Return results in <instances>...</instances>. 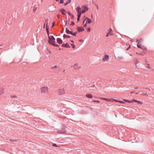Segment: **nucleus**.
I'll use <instances>...</instances> for the list:
<instances>
[{
    "label": "nucleus",
    "instance_id": "nucleus-20",
    "mask_svg": "<svg viewBox=\"0 0 154 154\" xmlns=\"http://www.w3.org/2000/svg\"><path fill=\"white\" fill-rule=\"evenodd\" d=\"M142 41V39H140L137 40L136 41V42L138 44H140Z\"/></svg>",
    "mask_w": 154,
    "mask_h": 154
},
{
    "label": "nucleus",
    "instance_id": "nucleus-4",
    "mask_svg": "<svg viewBox=\"0 0 154 154\" xmlns=\"http://www.w3.org/2000/svg\"><path fill=\"white\" fill-rule=\"evenodd\" d=\"M109 59V56L107 55H105L104 57L103 58V61H107Z\"/></svg>",
    "mask_w": 154,
    "mask_h": 154
},
{
    "label": "nucleus",
    "instance_id": "nucleus-9",
    "mask_svg": "<svg viewBox=\"0 0 154 154\" xmlns=\"http://www.w3.org/2000/svg\"><path fill=\"white\" fill-rule=\"evenodd\" d=\"M66 32L67 34L72 35V32L69 31L67 28L66 29Z\"/></svg>",
    "mask_w": 154,
    "mask_h": 154
},
{
    "label": "nucleus",
    "instance_id": "nucleus-62",
    "mask_svg": "<svg viewBox=\"0 0 154 154\" xmlns=\"http://www.w3.org/2000/svg\"><path fill=\"white\" fill-rule=\"evenodd\" d=\"M67 24V23H65V26H66Z\"/></svg>",
    "mask_w": 154,
    "mask_h": 154
},
{
    "label": "nucleus",
    "instance_id": "nucleus-57",
    "mask_svg": "<svg viewBox=\"0 0 154 154\" xmlns=\"http://www.w3.org/2000/svg\"><path fill=\"white\" fill-rule=\"evenodd\" d=\"M96 102H97V103H100V102L98 100H96Z\"/></svg>",
    "mask_w": 154,
    "mask_h": 154
},
{
    "label": "nucleus",
    "instance_id": "nucleus-7",
    "mask_svg": "<svg viewBox=\"0 0 154 154\" xmlns=\"http://www.w3.org/2000/svg\"><path fill=\"white\" fill-rule=\"evenodd\" d=\"M60 11L61 12L62 14L63 15H65L67 11L64 9H62L60 10Z\"/></svg>",
    "mask_w": 154,
    "mask_h": 154
},
{
    "label": "nucleus",
    "instance_id": "nucleus-58",
    "mask_svg": "<svg viewBox=\"0 0 154 154\" xmlns=\"http://www.w3.org/2000/svg\"><path fill=\"white\" fill-rule=\"evenodd\" d=\"M93 102H96V100H94L92 101Z\"/></svg>",
    "mask_w": 154,
    "mask_h": 154
},
{
    "label": "nucleus",
    "instance_id": "nucleus-27",
    "mask_svg": "<svg viewBox=\"0 0 154 154\" xmlns=\"http://www.w3.org/2000/svg\"><path fill=\"white\" fill-rule=\"evenodd\" d=\"M124 101H125L126 102H127V103H131L132 102V101H131L128 100H123Z\"/></svg>",
    "mask_w": 154,
    "mask_h": 154
},
{
    "label": "nucleus",
    "instance_id": "nucleus-41",
    "mask_svg": "<svg viewBox=\"0 0 154 154\" xmlns=\"http://www.w3.org/2000/svg\"><path fill=\"white\" fill-rule=\"evenodd\" d=\"M90 30H91V29H90V28H89L88 29H87V31L88 32H90Z\"/></svg>",
    "mask_w": 154,
    "mask_h": 154
},
{
    "label": "nucleus",
    "instance_id": "nucleus-5",
    "mask_svg": "<svg viewBox=\"0 0 154 154\" xmlns=\"http://www.w3.org/2000/svg\"><path fill=\"white\" fill-rule=\"evenodd\" d=\"M64 93L65 91L63 89H60L59 90V93L60 95H62Z\"/></svg>",
    "mask_w": 154,
    "mask_h": 154
},
{
    "label": "nucleus",
    "instance_id": "nucleus-10",
    "mask_svg": "<svg viewBox=\"0 0 154 154\" xmlns=\"http://www.w3.org/2000/svg\"><path fill=\"white\" fill-rule=\"evenodd\" d=\"M57 42L59 44H61L62 43L63 41L60 38H57Z\"/></svg>",
    "mask_w": 154,
    "mask_h": 154
},
{
    "label": "nucleus",
    "instance_id": "nucleus-56",
    "mask_svg": "<svg viewBox=\"0 0 154 154\" xmlns=\"http://www.w3.org/2000/svg\"><path fill=\"white\" fill-rule=\"evenodd\" d=\"M87 8V7H85V10H86V8Z\"/></svg>",
    "mask_w": 154,
    "mask_h": 154
},
{
    "label": "nucleus",
    "instance_id": "nucleus-26",
    "mask_svg": "<svg viewBox=\"0 0 154 154\" xmlns=\"http://www.w3.org/2000/svg\"><path fill=\"white\" fill-rule=\"evenodd\" d=\"M10 97L11 98H17V96L16 95H11Z\"/></svg>",
    "mask_w": 154,
    "mask_h": 154
},
{
    "label": "nucleus",
    "instance_id": "nucleus-25",
    "mask_svg": "<svg viewBox=\"0 0 154 154\" xmlns=\"http://www.w3.org/2000/svg\"><path fill=\"white\" fill-rule=\"evenodd\" d=\"M77 33V31L74 32V33L72 32V35L74 36H76Z\"/></svg>",
    "mask_w": 154,
    "mask_h": 154
},
{
    "label": "nucleus",
    "instance_id": "nucleus-3",
    "mask_svg": "<svg viewBox=\"0 0 154 154\" xmlns=\"http://www.w3.org/2000/svg\"><path fill=\"white\" fill-rule=\"evenodd\" d=\"M48 42L49 44L52 45V44H54L55 42V40L54 41H52L51 39L50 38V36H49L48 40Z\"/></svg>",
    "mask_w": 154,
    "mask_h": 154
},
{
    "label": "nucleus",
    "instance_id": "nucleus-24",
    "mask_svg": "<svg viewBox=\"0 0 154 154\" xmlns=\"http://www.w3.org/2000/svg\"><path fill=\"white\" fill-rule=\"evenodd\" d=\"M3 90L2 88H0V95L3 93Z\"/></svg>",
    "mask_w": 154,
    "mask_h": 154
},
{
    "label": "nucleus",
    "instance_id": "nucleus-53",
    "mask_svg": "<svg viewBox=\"0 0 154 154\" xmlns=\"http://www.w3.org/2000/svg\"><path fill=\"white\" fill-rule=\"evenodd\" d=\"M11 140V141H16V140Z\"/></svg>",
    "mask_w": 154,
    "mask_h": 154
},
{
    "label": "nucleus",
    "instance_id": "nucleus-50",
    "mask_svg": "<svg viewBox=\"0 0 154 154\" xmlns=\"http://www.w3.org/2000/svg\"><path fill=\"white\" fill-rule=\"evenodd\" d=\"M63 31H64V29H63V30L62 31V32H61V33H63Z\"/></svg>",
    "mask_w": 154,
    "mask_h": 154
},
{
    "label": "nucleus",
    "instance_id": "nucleus-43",
    "mask_svg": "<svg viewBox=\"0 0 154 154\" xmlns=\"http://www.w3.org/2000/svg\"><path fill=\"white\" fill-rule=\"evenodd\" d=\"M118 102H119L120 103H124V102H123V101H119Z\"/></svg>",
    "mask_w": 154,
    "mask_h": 154
},
{
    "label": "nucleus",
    "instance_id": "nucleus-28",
    "mask_svg": "<svg viewBox=\"0 0 154 154\" xmlns=\"http://www.w3.org/2000/svg\"><path fill=\"white\" fill-rule=\"evenodd\" d=\"M52 45L55 47H57L58 48L59 47V45H58L55 44V43H54V44H52Z\"/></svg>",
    "mask_w": 154,
    "mask_h": 154
},
{
    "label": "nucleus",
    "instance_id": "nucleus-22",
    "mask_svg": "<svg viewBox=\"0 0 154 154\" xmlns=\"http://www.w3.org/2000/svg\"><path fill=\"white\" fill-rule=\"evenodd\" d=\"M88 8H86V10L83 9L82 11V13H85L86 11H88Z\"/></svg>",
    "mask_w": 154,
    "mask_h": 154
},
{
    "label": "nucleus",
    "instance_id": "nucleus-55",
    "mask_svg": "<svg viewBox=\"0 0 154 154\" xmlns=\"http://www.w3.org/2000/svg\"><path fill=\"white\" fill-rule=\"evenodd\" d=\"M54 22L53 23V25H52V27L54 26Z\"/></svg>",
    "mask_w": 154,
    "mask_h": 154
},
{
    "label": "nucleus",
    "instance_id": "nucleus-63",
    "mask_svg": "<svg viewBox=\"0 0 154 154\" xmlns=\"http://www.w3.org/2000/svg\"><path fill=\"white\" fill-rule=\"evenodd\" d=\"M57 18H59V15H57Z\"/></svg>",
    "mask_w": 154,
    "mask_h": 154
},
{
    "label": "nucleus",
    "instance_id": "nucleus-40",
    "mask_svg": "<svg viewBox=\"0 0 154 154\" xmlns=\"http://www.w3.org/2000/svg\"><path fill=\"white\" fill-rule=\"evenodd\" d=\"M86 18L83 21V23L84 24L85 22H86Z\"/></svg>",
    "mask_w": 154,
    "mask_h": 154
},
{
    "label": "nucleus",
    "instance_id": "nucleus-29",
    "mask_svg": "<svg viewBox=\"0 0 154 154\" xmlns=\"http://www.w3.org/2000/svg\"><path fill=\"white\" fill-rule=\"evenodd\" d=\"M81 14H82V13H81V11H80V12L79 13H78V14L77 15L78 17H79L80 18V17L81 16Z\"/></svg>",
    "mask_w": 154,
    "mask_h": 154
},
{
    "label": "nucleus",
    "instance_id": "nucleus-45",
    "mask_svg": "<svg viewBox=\"0 0 154 154\" xmlns=\"http://www.w3.org/2000/svg\"><path fill=\"white\" fill-rule=\"evenodd\" d=\"M133 100L134 101V102H137V103L138 101L137 100H134V99H133Z\"/></svg>",
    "mask_w": 154,
    "mask_h": 154
},
{
    "label": "nucleus",
    "instance_id": "nucleus-13",
    "mask_svg": "<svg viewBox=\"0 0 154 154\" xmlns=\"http://www.w3.org/2000/svg\"><path fill=\"white\" fill-rule=\"evenodd\" d=\"M134 63H135V65L136 67H137L136 64L139 62V61L137 60V59L136 58H135L134 60Z\"/></svg>",
    "mask_w": 154,
    "mask_h": 154
},
{
    "label": "nucleus",
    "instance_id": "nucleus-1",
    "mask_svg": "<svg viewBox=\"0 0 154 154\" xmlns=\"http://www.w3.org/2000/svg\"><path fill=\"white\" fill-rule=\"evenodd\" d=\"M42 93H47L48 92V88L47 87H43L41 89Z\"/></svg>",
    "mask_w": 154,
    "mask_h": 154
},
{
    "label": "nucleus",
    "instance_id": "nucleus-47",
    "mask_svg": "<svg viewBox=\"0 0 154 154\" xmlns=\"http://www.w3.org/2000/svg\"><path fill=\"white\" fill-rule=\"evenodd\" d=\"M71 18H73V19L74 18V16L73 15H71Z\"/></svg>",
    "mask_w": 154,
    "mask_h": 154
},
{
    "label": "nucleus",
    "instance_id": "nucleus-8",
    "mask_svg": "<svg viewBox=\"0 0 154 154\" xmlns=\"http://www.w3.org/2000/svg\"><path fill=\"white\" fill-rule=\"evenodd\" d=\"M62 46L66 48H70V46L67 43H66V44H63L62 45Z\"/></svg>",
    "mask_w": 154,
    "mask_h": 154
},
{
    "label": "nucleus",
    "instance_id": "nucleus-60",
    "mask_svg": "<svg viewBox=\"0 0 154 154\" xmlns=\"http://www.w3.org/2000/svg\"><path fill=\"white\" fill-rule=\"evenodd\" d=\"M56 2H58L59 1V0H56Z\"/></svg>",
    "mask_w": 154,
    "mask_h": 154
},
{
    "label": "nucleus",
    "instance_id": "nucleus-37",
    "mask_svg": "<svg viewBox=\"0 0 154 154\" xmlns=\"http://www.w3.org/2000/svg\"><path fill=\"white\" fill-rule=\"evenodd\" d=\"M66 13H67L68 14L69 16H71L72 15L69 12H67Z\"/></svg>",
    "mask_w": 154,
    "mask_h": 154
},
{
    "label": "nucleus",
    "instance_id": "nucleus-36",
    "mask_svg": "<svg viewBox=\"0 0 154 154\" xmlns=\"http://www.w3.org/2000/svg\"><path fill=\"white\" fill-rule=\"evenodd\" d=\"M136 54H138V53L137 52L136 53ZM138 55H141L142 56H144V55L143 54L141 53H139L138 54Z\"/></svg>",
    "mask_w": 154,
    "mask_h": 154
},
{
    "label": "nucleus",
    "instance_id": "nucleus-12",
    "mask_svg": "<svg viewBox=\"0 0 154 154\" xmlns=\"http://www.w3.org/2000/svg\"><path fill=\"white\" fill-rule=\"evenodd\" d=\"M101 99L102 100H105L107 102H109L110 101H113V100H112L111 99L108 98H102Z\"/></svg>",
    "mask_w": 154,
    "mask_h": 154
},
{
    "label": "nucleus",
    "instance_id": "nucleus-14",
    "mask_svg": "<svg viewBox=\"0 0 154 154\" xmlns=\"http://www.w3.org/2000/svg\"><path fill=\"white\" fill-rule=\"evenodd\" d=\"M86 96L87 97L89 98H91L93 97L92 95L91 94H87L86 95Z\"/></svg>",
    "mask_w": 154,
    "mask_h": 154
},
{
    "label": "nucleus",
    "instance_id": "nucleus-2",
    "mask_svg": "<svg viewBox=\"0 0 154 154\" xmlns=\"http://www.w3.org/2000/svg\"><path fill=\"white\" fill-rule=\"evenodd\" d=\"M137 48L143 49V51L144 52H146L147 51L146 48H144V47L141 46V44H137Z\"/></svg>",
    "mask_w": 154,
    "mask_h": 154
},
{
    "label": "nucleus",
    "instance_id": "nucleus-31",
    "mask_svg": "<svg viewBox=\"0 0 154 154\" xmlns=\"http://www.w3.org/2000/svg\"><path fill=\"white\" fill-rule=\"evenodd\" d=\"M49 27H46V29L47 32V33H48Z\"/></svg>",
    "mask_w": 154,
    "mask_h": 154
},
{
    "label": "nucleus",
    "instance_id": "nucleus-46",
    "mask_svg": "<svg viewBox=\"0 0 154 154\" xmlns=\"http://www.w3.org/2000/svg\"><path fill=\"white\" fill-rule=\"evenodd\" d=\"M37 9V8H35L34 9H33V11L34 12H35V11H36V9Z\"/></svg>",
    "mask_w": 154,
    "mask_h": 154
},
{
    "label": "nucleus",
    "instance_id": "nucleus-48",
    "mask_svg": "<svg viewBox=\"0 0 154 154\" xmlns=\"http://www.w3.org/2000/svg\"><path fill=\"white\" fill-rule=\"evenodd\" d=\"M109 34H108V33H107V35H106V37H107L108 36H109Z\"/></svg>",
    "mask_w": 154,
    "mask_h": 154
},
{
    "label": "nucleus",
    "instance_id": "nucleus-39",
    "mask_svg": "<svg viewBox=\"0 0 154 154\" xmlns=\"http://www.w3.org/2000/svg\"><path fill=\"white\" fill-rule=\"evenodd\" d=\"M53 146H55V147H57L58 146L55 144H53Z\"/></svg>",
    "mask_w": 154,
    "mask_h": 154
},
{
    "label": "nucleus",
    "instance_id": "nucleus-30",
    "mask_svg": "<svg viewBox=\"0 0 154 154\" xmlns=\"http://www.w3.org/2000/svg\"><path fill=\"white\" fill-rule=\"evenodd\" d=\"M70 45L72 46L73 48H75V46L74 44H70Z\"/></svg>",
    "mask_w": 154,
    "mask_h": 154
},
{
    "label": "nucleus",
    "instance_id": "nucleus-59",
    "mask_svg": "<svg viewBox=\"0 0 154 154\" xmlns=\"http://www.w3.org/2000/svg\"><path fill=\"white\" fill-rule=\"evenodd\" d=\"M69 22V21H68V20H66V23H67V22Z\"/></svg>",
    "mask_w": 154,
    "mask_h": 154
},
{
    "label": "nucleus",
    "instance_id": "nucleus-17",
    "mask_svg": "<svg viewBox=\"0 0 154 154\" xmlns=\"http://www.w3.org/2000/svg\"><path fill=\"white\" fill-rule=\"evenodd\" d=\"M46 23V27H49V23L48 19H46L45 20Z\"/></svg>",
    "mask_w": 154,
    "mask_h": 154
},
{
    "label": "nucleus",
    "instance_id": "nucleus-21",
    "mask_svg": "<svg viewBox=\"0 0 154 154\" xmlns=\"http://www.w3.org/2000/svg\"><path fill=\"white\" fill-rule=\"evenodd\" d=\"M81 9V8L79 7H78L76 9V10L77 11L78 13H79L80 12V11H79V10H80Z\"/></svg>",
    "mask_w": 154,
    "mask_h": 154
},
{
    "label": "nucleus",
    "instance_id": "nucleus-54",
    "mask_svg": "<svg viewBox=\"0 0 154 154\" xmlns=\"http://www.w3.org/2000/svg\"><path fill=\"white\" fill-rule=\"evenodd\" d=\"M70 41H71L72 42V43H73L74 42V41H73V40H70Z\"/></svg>",
    "mask_w": 154,
    "mask_h": 154
},
{
    "label": "nucleus",
    "instance_id": "nucleus-42",
    "mask_svg": "<svg viewBox=\"0 0 154 154\" xmlns=\"http://www.w3.org/2000/svg\"><path fill=\"white\" fill-rule=\"evenodd\" d=\"M130 48V45L129 46V47L126 49V51L128 50H129V48Z\"/></svg>",
    "mask_w": 154,
    "mask_h": 154
},
{
    "label": "nucleus",
    "instance_id": "nucleus-6",
    "mask_svg": "<svg viewBox=\"0 0 154 154\" xmlns=\"http://www.w3.org/2000/svg\"><path fill=\"white\" fill-rule=\"evenodd\" d=\"M77 31L78 32H81L84 31V29L82 27H78L77 28Z\"/></svg>",
    "mask_w": 154,
    "mask_h": 154
},
{
    "label": "nucleus",
    "instance_id": "nucleus-52",
    "mask_svg": "<svg viewBox=\"0 0 154 154\" xmlns=\"http://www.w3.org/2000/svg\"><path fill=\"white\" fill-rule=\"evenodd\" d=\"M82 41H83L82 39H80L79 40V41L80 42H82Z\"/></svg>",
    "mask_w": 154,
    "mask_h": 154
},
{
    "label": "nucleus",
    "instance_id": "nucleus-11",
    "mask_svg": "<svg viewBox=\"0 0 154 154\" xmlns=\"http://www.w3.org/2000/svg\"><path fill=\"white\" fill-rule=\"evenodd\" d=\"M108 33L109 35H113L112 30L111 28H110L108 30Z\"/></svg>",
    "mask_w": 154,
    "mask_h": 154
},
{
    "label": "nucleus",
    "instance_id": "nucleus-33",
    "mask_svg": "<svg viewBox=\"0 0 154 154\" xmlns=\"http://www.w3.org/2000/svg\"><path fill=\"white\" fill-rule=\"evenodd\" d=\"M118 58L119 59H123V58L122 57H118Z\"/></svg>",
    "mask_w": 154,
    "mask_h": 154
},
{
    "label": "nucleus",
    "instance_id": "nucleus-64",
    "mask_svg": "<svg viewBox=\"0 0 154 154\" xmlns=\"http://www.w3.org/2000/svg\"><path fill=\"white\" fill-rule=\"evenodd\" d=\"M131 94H132V93H134V92H131Z\"/></svg>",
    "mask_w": 154,
    "mask_h": 154
},
{
    "label": "nucleus",
    "instance_id": "nucleus-38",
    "mask_svg": "<svg viewBox=\"0 0 154 154\" xmlns=\"http://www.w3.org/2000/svg\"><path fill=\"white\" fill-rule=\"evenodd\" d=\"M137 103H138V104H141V103H142L140 101H138L137 102Z\"/></svg>",
    "mask_w": 154,
    "mask_h": 154
},
{
    "label": "nucleus",
    "instance_id": "nucleus-32",
    "mask_svg": "<svg viewBox=\"0 0 154 154\" xmlns=\"http://www.w3.org/2000/svg\"><path fill=\"white\" fill-rule=\"evenodd\" d=\"M75 25V23L73 21H72L71 24H70V26H73Z\"/></svg>",
    "mask_w": 154,
    "mask_h": 154
},
{
    "label": "nucleus",
    "instance_id": "nucleus-23",
    "mask_svg": "<svg viewBox=\"0 0 154 154\" xmlns=\"http://www.w3.org/2000/svg\"><path fill=\"white\" fill-rule=\"evenodd\" d=\"M50 38L51 39V40L53 41H54V40H55V38L54 37V36L53 35L50 36Z\"/></svg>",
    "mask_w": 154,
    "mask_h": 154
},
{
    "label": "nucleus",
    "instance_id": "nucleus-19",
    "mask_svg": "<svg viewBox=\"0 0 154 154\" xmlns=\"http://www.w3.org/2000/svg\"><path fill=\"white\" fill-rule=\"evenodd\" d=\"M71 0H68V1H67L64 4V5L66 6L67 5L69 4L71 2Z\"/></svg>",
    "mask_w": 154,
    "mask_h": 154
},
{
    "label": "nucleus",
    "instance_id": "nucleus-35",
    "mask_svg": "<svg viewBox=\"0 0 154 154\" xmlns=\"http://www.w3.org/2000/svg\"><path fill=\"white\" fill-rule=\"evenodd\" d=\"M63 0H60V4H63Z\"/></svg>",
    "mask_w": 154,
    "mask_h": 154
},
{
    "label": "nucleus",
    "instance_id": "nucleus-18",
    "mask_svg": "<svg viewBox=\"0 0 154 154\" xmlns=\"http://www.w3.org/2000/svg\"><path fill=\"white\" fill-rule=\"evenodd\" d=\"M78 64H75L73 66V68H74L75 69H77L79 68V67H78Z\"/></svg>",
    "mask_w": 154,
    "mask_h": 154
},
{
    "label": "nucleus",
    "instance_id": "nucleus-49",
    "mask_svg": "<svg viewBox=\"0 0 154 154\" xmlns=\"http://www.w3.org/2000/svg\"><path fill=\"white\" fill-rule=\"evenodd\" d=\"M79 19H80V17H78L77 20L78 21L79 20Z\"/></svg>",
    "mask_w": 154,
    "mask_h": 154
},
{
    "label": "nucleus",
    "instance_id": "nucleus-15",
    "mask_svg": "<svg viewBox=\"0 0 154 154\" xmlns=\"http://www.w3.org/2000/svg\"><path fill=\"white\" fill-rule=\"evenodd\" d=\"M63 37L64 38H70V36L69 35H67L66 34H64L63 35Z\"/></svg>",
    "mask_w": 154,
    "mask_h": 154
},
{
    "label": "nucleus",
    "instance_id": "nucleus-51",
    "mask_svg": "<svg viewBox=\"0 0 154 154\" xmlns=\"http://www.w3.org/2000/svg\"><path fill=\"white\" fill-rule=\"evenodd\" d=\"M48 35V38H49V36H50L49 35V32H48V33H47Z\"/></svg>",
    "mask_w": 154,
    "mask_h": 154
},
{
    "label": "nucleus",
    "instance_id": "nucleus-61",
    "mask_svg": "<svg viewBox=\"0 0 154 154\" xmlns=\"http://www.w3.org/2000/svg\"><path fill=\"white\" fill-rule=\"evenodd\" d=\"M134 88V89H137L138 88L137 87H135V88Z\"/></svg>",
    "mask_w": 154,
    "mask_h": 154
},
{
    "label": "nucleus",
    "instance_id": "nucleus-44",
    "mask_svg": "<svg viewBox=\"0 0 154 154\" xmlns=\"http://www.w3.org/2000/svg\"><path fill=\"white\" fill-rule=\"evenodd\" d=\"M87 23V21H86L85 23L84 24V27H85L86 26Z\"/></svg>",
    "mask_w": 154,
    "mask_h": 154
},
{
    "label": "nucleus",
    "instance_id": "nucleus-16",
    "mask_svg": "<svg viewBox=\"0 0 154 154\" xmlns=\"http://www.w3.org/2000/svg\"><path fill=\"white\" fill-rule=\"evenodd\" d=\"M86 21H87V22H88V23H90L91 22V20L88 17H86Z\"/></svg>",
    "mask_w": 154,
    "mask_h": 154
},
{
    "label": "nucleus",
    "instance_id": "nucleus-34",
    "mask_svg": "<svg viewBox=\"0 0 154 154\" xmlns=\"http://www.w3.org/2000/svg\"><path fill=\"white\" fill-rule=\"evenodd\" d=\"M57 66H53L51 68L52 69H54L55 68H57Z\"/></svg>",
    "mask_w": 154,
    "mask_h": 154
}]
</instances>
